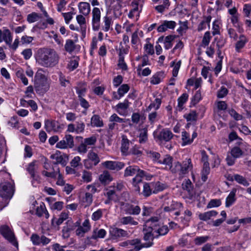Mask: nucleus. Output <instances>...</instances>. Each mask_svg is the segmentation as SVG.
<instances>
[{
  "mask_svg": "<svg viewBox=\"0 0 251 251\" xmlns=\"http://www.w3.org/2000/svg\"><path fill=\"white\" fill-rule=\"evenodd\" d=\"M188 98V95L186 93H183L178 99V107L181 109H183V104L186 102Z\"/></svg>",
  "mask_w": 251,
  "mask_h": 251,
  "instance_id": "obj_53",
  "label": "nucleus"
},
{
  "mask_svg": "<svg viewBox=\"0 0 251 251\" xmlns=\"http://www.w3.org/2000/svg\"><path fill=\"white\" fill-rule=\"evenodd\" d=\"M40 239L41 237L36 233L32 234L30 237V240L35 246H39L40 245Z\"/></svg>",
  "mask_w": 251,
  "mask_h": 251,
  "instance_id": "obj_64",
  "label": "nucleus"
},
{
  "mask_svg": "<svg viewBox=\"0 0 251 251\" xmlns=\"http://www.w3.org/2000/svg\"><path fill=\"white\" fill-rule=\"evenodd\" d=\"M141 186H143V191L141 192L140 195H143L145 197H148L153 193L151 183L143 182Z\"/></svg>",
  "mask_w": 251,
  "mask_h": 251,
  "instance_id": "obj_18",
  "label": "nucleus"
},
{
  "mask_svg": "<svg viewBox=\"0 0 251 251\" xmlns=\"http://www.w3.org/2000/svg\"><path fill=\"white\" fill-rule=\"evenodd\" d=\"M144 177H146V179L149 180L152 176L148 174L144 170L139 168V171H137L136 176L133 178L132 180V184L134 190L138 194L140 193V186L143 184L142 178Z\"/></svg>",
  "mask_w": 251,
  "mask_h": 251,
  "instance_id": "obj_3",
  "label": "nucleus"
},
{
  "mask_svg": "<svg viewBox=\"0 0 251 251\" xmlns=\"http://www.w3.org/2000/svg\"><path fill=\"white\" fill-rule=\"evenodd\" d=\"M0 233L4 238L12 243L14 246H17L15 237L13 232L11 230L7 225H2L0 227Z\"/></svg>",
  "mask_w": 251,
  "mask_h": 251,
  "instance_id": "obj_6",
  "label": "nucleus"
},
{
  "mask_svg": "<svg viewBox=\"0 0 251 251\" xmlns=\"http://www.w3.org/2000/svg\"><path fill=\"white\" fill-rule=\"evenodd\" d=\"M38 169V166L37 165V161L34 160L30 163L26 168V171L30 174V176L36 174V172Z\"/></svg>",
  "mask_w": 251,
  "mask_h": 251,
  "instance_id": "obj_33",
  "label": "nucleus"
},
{
  "mask_svg": "<svg viewBox=\"0 0 251 251\" xmlns=\"http://www.w3.org/2000/svg\"><path fill=\"white\" fill-rule=\"evenodd\" d=\"M56 162L53 163L54 167L57 168V165L60 164L63 167L66 165L68 161V157L67 155H59L55 158Z\"/></svg>",
  "mask_w": 251,
  "mask_h": 251,
  "instance_id": "obj_29",
  "label": "nucleus"
},
{
  "mask_svg": "<svg viewBox=\"0 0 251 251\" xmlns=\"http://www.w3.org/2000/svg\"><path fill=\"white\" fill-rule=\"evenodd\" d=\"M161 99L160 98H156L153 102L151 103L150 105L147 108L146 110L150 111L152 108H154L155 110L159 108L161 104Z\"/></svg>",
  "mask_w": 251,
  "mask_h": 251,
  "instance_id": "obj_43",
  "label": "nucleus"
},
{
  "mask_svg": "<svg viewBox=\"0 0 251 251\" xmlns=\"http://www.w3.org/2000/svg\"><path fill=\"white\" fill-rule=\"evenodd\" d=\"M236 190L231 191L226 199V206L227 207L230 206L236 201Z\"/></svg>",
  "mask_w": 251,
  "mask_h": 251,
  "instance_id": "obj_34",
  "label": "nucleus"
},
{
  "mask_svg": "<svg viewBox=\"0 0 251 251\" xmlns=\"http://www.w3.org/2000/svg\"><path fill=\"white\" fill-rule=\"evenodd\" d=\"M93 201V195L90 193H86L83 198V202L86 203L85 206H89Z\"/></svg>",
  "mask_w": 251,
  "mask_h": 251,
  "instance_id": "obj_63",
  "label": "nucleus"
},
{
  "mask_svg": "<svg viewBox=\"0 0 251 251\" xmlns=\"http://www.w3.org/2000/svg\"><path fill=\"white\" fill-rule=\"evenodd\" d=\"M148 127H146L139 130V142L140 144L146 143L148 140Z\"/></svg>",
  "mask_w": 251,
  "mask_h": 251,
  "instance_id": "obj_24",
  "label": "nucleus"
},
{
  "mask_svg": "<svg viewBox=\"0 0 251 251\" xmlns=\"http://www.w3.org/2000/svg\"><path fill=\"white\" fill-rule=\"evenodd\" d=\"M221 204V201L219 199H212L208 202L207 205V208H211L215 207H218Z\"/></svg>",
  "mask_w": 251,
  "mask_h": 251,
  "instance_id": "obj_61",
  "label": "nucleus"
},
{
  "mask_svg": "<svg viewBox=\"0 0 251 251\" xmlns=\"http://www.w3.org/2000/svg\"><path fill=\"white\" fill-rule=\"evenodd\" d=\"M230 154L236 158H237L243 154V151L239 147H234L231 150Z\"/></svg>",
  "mask_w": 251,
  "mask_h": 251,
  "instance_id": "obj_51",
  "label": "nucleus"
},
{
  "mask_svg": "<svg viewBox=\"0 0 251 251\" xmlns=\"http://www.w3.org/2000/svg\"><path fill=\"white\" fill-rule=\"evenodd\" d=\"M76 93L78 95V99L83 98L87 91L86 84L85 83H79L78 86L75 88Z\"/></svg>",
  "mask_w": 251,
  "mask_h": 251,
  "instance_id": "obj_25",
  "label": "nucleus"
},
{
  "mask_svg": "<svg viewBox=\"0 0 251 251\" xmlns=\"http://www.w3.org/2000/svg\"><path fill=\"white\" fill-rule=\"evenodd\" d=\"M160 226V218L157 216H152L145 221L143 230L153 231L155 232L157 228Z\"/></svg>",
  "mask_w": 251,
  "mask_h": 251,
  "instance_id": "obj_4",
  "label": "nucleus"
},
{
  "mask_svg": "<svg viewBox=\"0 0 251 251\" xmlns=\"http://www.w3.org/2000/svg\"><path fill=\"white\" fill-rule=\"evenodd\" d=\"M129 121V119H123L119 117L116 114L114 113L109 118V122L116 123H126Z\"/></svg>",
  "mask_w": 251,
  "mask_h": 251,
  "instance_id": "obj_45",
  "label": "nucleus"
},
{
  "mask_svg": "<svg viewBox=\"0 0 251 251\" xmlns=\"http://www.w3.org/2000/svg\"><path fill=\"white\" fill-rule=\"evenodd\" d=\"M248 40L246 37L243 35H240L239 37V40L235 44V48L237 52H239L242 49H243Z\"/></svg>",
  "mask_w": 251,
  "mask_h": 251,
  "instance_id": "obj_21",
  "label": "nucleus"
},
{
  "mask_svg": "<svg viewBox=\"0 0 251 251\" xmlns=\"http://www.w3.org/2000/svg\"><path fill=\"white\" fill-rule=\"evenodd\" d=\"M184 117L188 122H195L197 120L198 114L196 111H191L188 114L184 115Z\"/></svg>",
  "mask_w": 251,
  "mask_h": 251,
  "instance_id": "obj_47",
  "label": "nucleus"
},
{
  "mask_svg": "<svg viewBox=\"0 0 251 251\" xmlns=\"http://www.w3.org/2000/svg\"><path fill=\"white\" fill-rule=\"evenodd\" d=\"M12 40V36L8 29H5L3 31L0 29V43L4 41L7 45H10Z\"/></svg>",
  "mask_w": 251,
  "mask_h": 251,
  "instance_id": "obj_14",
  "label": "nucleus"
},
{
  "mask_svg": "<svg viewBox=\"0 0 251 251\" xmlns=\"http://www.w3.org/2000/svg\"><path fill=\"white\" fill-rule=\"evenodd\" d=\"M141 118V116L139 113H133L131 115V121L132 123H129L128 125L130 126H133V124H138L140 121Z\"/></svg>",
  "mask_w": 251,
  "mask_h": 251,
  "instance_id": "obj_58",
  "label": "nucleus"
},
{
  "mask_svg": "<svg viewBox=\"0 0 251 251\" xmlns=\"http://www.w3.org/2000/svg\"><path fill=\"white\" fill-rule=\"evenodd\" d=\"M201 99V93L200 90L197 91L195 95L191 99V104L195 105Z\"/></svg>",
  "mask_w": 251,
  "mask_h": 251,
  "instance_id": "obj_56",
  "label": "nucleus"
},
{
  "mask_svg": "<svg viewBox=\"0 0 251 251\" xmlns=\"http://www.w3.org/2000/svg\"><path fill=\"white\" fill-rule=\"evenodd\" d=\"M129 140L126 138L123 137L122 140V144L121 147V152L123 154L125 155H127L129 154Z\"/></svg>",
  "mask_w": 251,
  "mask_h": 251,
  "instance_id": "obj_23",
  "label": "nucleus"
},
{
  "mask_svg": "<svg viewBox=\"0 0 251 251\" xmlns=\"http://www.w3.org/2000/svg\"><path fill=\"white\" fill-rule=\"evenodd\" d=\"M17 76L20 78L22 82L25 85H27L28 84V79L25 76L23 70H19L16 72Z\"/></svg>",
  "mask_w": 251,
  "mask_h": 251,
  "instance_id": "obj_60",
  "label": "nucleus"
},
{
  "mask_svg": "<svg viewBox=\"0 0 251 251\" xmlns=\"http://www.w3.org/2000/svg\"><path fill=\"white\" fill-rule=\"evenodd\" d=\"M106 231L104 229H100L97 231V229H95L93 232V234L91 236V239H97L98 238H103L106 235Z\"/></svg>",
  "mask_w": 251,
  "mask_h": 251,
  "instance_id": "obj_41",
  "label": "nucleus"
},
{
  "mask_svg": "<svg viewBox=\"0 0 251 251\" xmlns=\"http://www.w3.org/2000/svg\"><path fill=\"white\" fill-rule=\"evenodd\" d=\"M74 147L73 137L70 134H66L63 139L58 142L56 147L58 149H72Z\"/></svg>",
  "mask_w": 251,
  "mask_h": 251,
  "instance_id": "obj_8",
  "label": "nucleus"
},
{
  "mask_svg": "<svg viewBox=\"0 0 251 251\" xmlns=\"http://www.w3.org/2000/svg\"><path fill=\"white\" fill-rule=\"evenodd\" d=\"M151 183L153 193H157L159 191H163L165 188V185L159 181L151 182Z\"/></svg>",
  "mask_w": 251,
  "mask_h": 251,
  "instance_id": "obj_38",
  "label": "nucleus"
},
{
  "mask_svg": "<svg viewBox=\"0 0 251 251\" xmlns=\"http://www.w3.org/2000/svg\"><path fill=\"white\" fill-rule=\"evenodd\" d=\"M45 126L46 130L48 132L52 130L57 131L59 128L58 122L54 120H46Z\"/></svg>",
  "mask_w": 251,
  "mask_h": 251,
  "instance_id": "obj_17",
  "label": "nucleus"
},
{
  "mask_svg": "<svg viewBox=\"0 0 251 251\" xmlns=\"http://www.w3.org/2000/svg\"><path fill=\"white\" fill-rule=\"evenodd\" d=\"M92 25L94 31H98L100 27L101 12L99 8L94 7L92 11Z\"/></svg>",
  "mask_w": 251,
  "mask_h": 251,
  "instance_id": "obj_7",
  "label": "nucleus"
},
{
  "mask_svg": "<svg viewBox=\"0 0 251 251\" xmlns=\"http://www.w3.org/2000/svg\"><path fill=\"white\" fill-rule=\"evenodd\" d=\"M35 89L37 93L41 94L45 93L48 90V87L45 81H36L34 83Z\"/></svg>",
  "mask_w": 251,
  "mask_h": 251,
  "instance_id": "obj_19",
  "label": "nucleus"
},
{
  "mask_svg": "<svg viewBox=\"0 0 251 251\" xmlns=\"http://www.w3.org/2000/svg\"><path fill=\"white\" fill-rule=\"evenodd\" d=\"M42 18L41 15L36 12H32L27 15V21L29 23H34Z\"/></svg>",
  "mask_w": 251,
  "mask_h": 251,
  "instance_id": "obj_48",
  "label": "nucleus"
},
{
  "mask_svg": "<svg viewBox=\"0 0 251 251\" xmlns=\"http://www.w3.org/2000/svg\"><path fill=\"white\" fill-rule=\"evenodd\" d=\"M109 233L112 238L114 239L125 237L127 234L126 231L116 227H110L109 229Z\"/></svg>",
  "mask_w": 251,
  "mask_h": 251,
  "instance_id": "obj_11",
  "label": "nucleus"
},
{
  "mask_svg": "<svg viewBox=\"0 0 251 251\" xmlns=\"http://www.w3.org/2000/svg\"><path fill=\"white\" fill-rule=\"evenodd\" d=\"M104 25L102 26V30L105 32H107L110 29L112 25V18L107 15L103 17Z\"/></svg>",
  "mask_w": 251,
  "mask_h": 251,
  "instance_id": "obj_31",
  "label": "nucleus"
},
{
  "mask_svg": "<svg viewBox=\"0 0 251 251\" xmlns=\"http://www.w3.org/2000/svg\"><path fill=\"white\" fill-rule=\"evenodd\" d=\"M176 26V23L173 21H164L157 28L159 32L166 31L168 29H173Z\"/></svg>",
  "mask_w": 251,
  "mask_h": 251,
  "instance_id": "obj_13",
  "label": "nucleus"
},
{
  "mask_svg": "<svg viewBox=\"0 0 251 251\" xmlns=\"http://www.w3.org/2000/svg\"><path fill=\"white\" fill-rule=\"evenodd\" d=\"M78 7L79 13H80L84 16L88 15L90 12V5L88 2H80L78 3Z\"/></svg>",
  "mask_w": 251,
  "mask_h": 251,
  "instance_id": "obj_16",
  "label": "nucleus"
},
{
  "mask_svg": "<svg viewBox=\"0 0 251 251\" xmlns=\"http://www.w3.org/2000/svg\"><path fill=\"white\" fill-rule=\"evenodd\" d=\"M120 205L121 208L126 214L138 215L141 212V208L138 205H134L128 202H121Z\"/></svg>",
  "mask_w": 251,
  "mask_h": 251,
  "instance_id": "obj_5",
  "label": "nucleus"
},
{
  "mask_svg": "<svg viewBox=\"0 0 251 251\" xmlns=\"http://www.w3.org/2000/svg\"><path fill=\"white\" fill-rule=\"evenodd\" d=\"M132 154L137 156V157H140L142 154V151L139 150V148L135 145L133 146L130 151H129L128 155Z\"/></svg>",
  "mask_w": 251,
  "mask_h": 251,
  "instance_id": "obj_57",
  "label": "nucleus"
},
{
  "mask_svg": "<svg viewBox=\"0 0 251 251\" xmlns=\"http://www.w3.org/2000/svg\"><path fill=\"white\" fill-rule=\"evenodd\" d=\"M120 223L124 225H130L131 226H136L138 225V222L134 220V218L129 216L126 217H123L120 220Z\"/></svg>",
  "mask_w": 251,
  "mask_h": 251,
  "instance_id": "obj_26",
  "label": "nucleus"
},
{
  "mask_svg": "<svg viewBox=\"0 0 251 251\" xmlns=\"http://www.w3.org/2000/svg\"><path fill=\"white\" fill-rule=\"evenodd\" d=\"M210 238L208 236H198L196 237L194 240L195 244L197 246H200L206 242Z\"/></svg>",
  "mask_w": 251,
  "mask_h": 251,
  "instance_id": "obj_49",
  "label": "nucleus"
},
{
  "mask_svg": "<svg viewBox=\"0 0 251 251\" xmlns=\"http://www.w3.org/2000/svg\"><path fill=\"white\" fill-rule=\"evenodd\" d=\"M193 164L190 158H187L181 163V177L188 173L189 171L192 170Z\"/></svg>",
  "mask_w": 251,
  "mask_h": 251,
  "instance_id": "obj_12",
  "label": "nucleus"
},
{
  "mask_svg": "<svg viewBox=\"0 0 251 251\" xmlns=\"http://www.w3.org/2000/svg\"><path fill=\"white\" fill-rule=\"evenodd\" d=\"M234 179L237 181L238 183L243 185L245 186H248L249 185L250 183L246 180V179L243 177V176L238 175L235 174L234 175Z\"/></svg>",
  "mask_w": 251,
  "mask_h": 251,
  "instance_id": "obj_46",
  "label": "nucleus"
},
{
  "mask_svg": "<svg viewBox=\"0 0 251 251\" xmlns=\"http://www.w3.org/2000/svg\"><path fill=\"white\" fill-rule=\"evenodd\" d=\"M165 77L164 72L163 71L158 72L155 73L151 78V83L152 84H158Z\"/></svg>",
  "mask_w": 251,
  "mask_h": 251,
  "instance_id": "obj_22",
  "label": "nucleus"
},
{
  "mask_svg": "<svg viewBox=\"0 0 251 251\" xmlns=\"http://www.w3.org/2000/svg\"><path fill=\"white\" fill-rule=\"evenodd\" d=\"M103 165L109 170L119 171L124 167L125 163L119 161H106L103 163Z\"/></svg>",
  "mask_w": 251,
  "mask_h": 251,
  "instance_id": "obj_9",
  "label": "nucleus"
},
{
  "mask_svg": "<svg viewBox=\"0 0 251 251\" xmlns=\"http://www.w3.org/2000/svg\"><path fill=\"white\" fill-rule=\"evenodd\" d=\"M211 38V36H210V32L206 31L202 38L201 46L203 47L207 46L209 44Z\"/></svg>",
  "mask_w": 251,
  "mask_h": 251,
  "instance_id": "obj_52",
  "label": "nucleus"
},
{
  "mask_svg": "<svg viewBox=\"0 0 251 251\" xmlns=\"http://www.w3.org/2000/svg\"><path fill=\"white\" fill-rule=\"evenodd\" d=\"M100 180L102 182L107 183L112 181V178L107 171H104L100 175Z\"/></svg>",
  "mask_w": 251,
  "mask_h": 251,
  "instance_id": "obj_42",
  "label": "nucleus"
},
{
  "mask_svg": "<svg viewBox=\"0 0 251 251\" xmlns=\"http://www.w3.org/2000/svg\"><path fill=\"white\" fill-rule=\"evenodd\" d=\"M129 90V86L128 84H124L122 85L118 90V93L122 97Z\"/></svg>",
  "mask_w": 251,
  "mask_h": 251,
  "instance_id": "obj_55",
  "label": "nucleus"
},
{
  "mask_svg": "<svg viewBox=\"0 0 251 251\" xmlns=\"http://www.w3.org/2000/svg\"><path fill=\"white\" fill-rule=\"evenodd\" d=\"M218 213L215 210H211L204 213H201L199 214L200 220L203 221H206L211 219L212 217H215Z\"/></svg>",
  "mask_w": 251,
  "mask_h": 251,
  "instance_id": "obj_20",
  "label": "nucleus"
},
{
  "mask_svg": "<svg viewBox=\"0 0 251 251\" xmlns=\"http://www.w3.org/2000/svg\"><path fill=\"white\" fill-rule=\"evenodd\" d=\"M139 171V167L135 165L129 166L126 168L124 172V176L127 177L136 175L137 171Z\"/></svg>",
  "mask_w": 251,
  "mask_h": 251,
  "instance_id": "obj_28",
  "label": "nucleus"
},
{
  "mask_svg": "<svg viewBox=\"0 0 251 251\" xmlns=\"http://www.w3.org/2000/svg\"><path fill=\"white\" fill-rule=\"evenodd\" d=\"M64 48L67 52L72 53L75 49V45L72 40L68 39L66 40Z\"/></svg>",
  "mask_w": 251,
  "mask_h": 251,
  "instance_id": "obj_39",
  "label": "nucleus"
},
{
  "mask_svg": "<svg viewBox=\"0 0 251 251\" xmlns=\"http://www.w3.org/2000/svg\"><path fill=\"white\" fill-rule=\"evenodd\" d=\"M173 137L172 132L168 129H163L157 136V138L160 141H165L168 142L170 141Z\"/></svg>",
  "mask_w": 251,
  "mask_h": 251,
  "instance_id": "obj_15",
  "label": "nucleus"
},
{
  "mask_svg": "<svg viewBox=\"0 0 251 251\" xmlns=\"http://www.w3.org/2000/svg\"><path fill=\"white\" fill-rule=\"evenodd\" d=\"M142 216H150L153 212V208L150 206H146L144 205L142 208Z\"/></svg>",
  "mask_w": 251,
  "mask_h": 251,
  "instance_id": "obj_62",
  "label": "nucleus"
},
{
  "mask_svg": "<svg viewBox=\"0 0 251 251\" xmlns=\"http://www.w3.org/2000/svg\"><path fill=\"white\" fill-rule=\"evenodd\" d=\"M176 35H170L165 38L164 44V48L166 50H169L173 46L172 42L176 38Z\"/></svg>",
  "mask_w": 251,
  "mask_h": 251,
  "instance_id": "obj_37",
  "label": "nucleus"
},
{
  "mask_svg": "<svg viewBox=\"0 0 251 251\" xmlns=\"http://www.w3.org/2000/svg\"><path fill=\"white\" fill-rule=\"evenodd\" d=\"M36 62L44 67H53L58 62L59 56L54 50L50 48H41L35 55Z\"/></svg>",
  "mask_w": 251,
  "mask_h": 251,
  "instance_id": "obj_1",
  "label": "nucleus"
},
{
  "mask_svg": "<svg viewBox=\"0 0 251 251\" xmlns=\"http://www.w3.org/2000/svg\"><path fill=\"white\" fill-rule=\"evenodd\" d=\"M68 218V214L66 212H62L59 216L58 219L55 218H53L51 221V224L53 225L54 223L55 222L57 226L60 225L65 220Z\"/></svg>",
  "mask_w": 251,
  "mask_h": 251,
  "instance_id": "obj_35",
  "label": "nucleus"
},
{
  "mask_svg": "<svg viewBox=\"0 0 251 251\" xmlns=\"http://www.w3.org/2000/svg\"><path fill=\"white\" fill-rule=\"evenodd\" d=\"M229 114L236 121L241 120L243 119L242 115L238 114L234 109L231 108L228 110Z\"/></svg>",
  "mask_w": 251,
  "mask_h": 251,
  "instance_id": "obj_59",
  "label": "nucleus"
},
{
  "mask_svg": "<svg viewBox=\"0 0 251 251\" xmlns=\"http://www.w3.org/2000/svg\"><path fill=\"white\" fill-rule=\"evenodd\" d=\"M129 102L127 99L125 100L123 102L119 103L116 106L117 112L120 115H123L122 111L126 110L129 107Z\"/></svg>",
  "mask_w": 251,
  "mask_h": 251,
  "instance_id": "obj_30",
  "label": "nucleus"
},
{
  "mask_svg": "<svg viewBox=\"0 0 251 251\" xmlns=\"http://www.w3.org/2000/svg\"><path fill=\"white\" fill-rule=\"evenodd\" d=\"M42 72L43 70L42 69H40L37 71L34 77L35 82H36V81L40 82L46 81V76L43 74Z\"/></svg>",
  "mask_w": 251,
  "mask_h": 251,
  "instance_id": "obj_50",
  "label": "nucleus"
},
{
  "mask_svg": "<svg viewBox=\"0 0 251 251\" xmlns=\"http://www.w3.org/2000/svg\"><path fill=\"white\" fill-rule=\"evenodd\" d=\"M190 138V135L188 133L184 131L182 132V140L183 141V145H185L187 144H190L192 142L193 140H191Z\"/></svg>",
  "mask_w": 251,
  "mask_h": 251,
  "instance_id": "obj_54",
  "label": "nucleus"
},
{
  "mask_svg": "<svg viewBox=\"0 0 251 251\" xmlns=\"http://www.w3.org/2000/svg\"><path fill=\"white\" fill-rule=\"evenodd\" d=\"M209 164H205L203 165V168L201 171V179L203 181H206L207 179V176L210 173Z\"/></svg>",
  "mask_w": 251,
  "mask_h": 251,
  "instance_id": "obj_44",
  "label": "nucleus"
},
{
  "mask_svg": "<svg viewBox=\"0 0 251 251\" xmlns=\"http://www.w3.org/2000/svg\"><path fill=\"white\" fill-rule=\"evenodd\" d=\"M14 191V182L4 181L0 183V197L3 199H11Z\"/></svg>",
  "mask_w": 251,
  "mask_h": 251,
  "instance_id": "obj_2",
  "label": "nucleus"
},
{
  "mask_svg": "<svg viewBox=\"0 0 251 251\" xmlns=\"http://www.w3.org/2000/svg\"><path fill=\"white\" fill-rule=\"evenodd\" d=\"M182 187L184 190L187 191L189 194H192L193 186L190 179L184 180L182 184Z\"/></svg>",
  "mask_w": 251,
  "mask_h": 251,
  "instance_id": "obj_36",
  "label": "nucleus"
},
{
  "mask_svg": "<svg viewBox=\"0 0 251 251\" xmlns=\"http://www.w3.org/2000/svg\"><path fill=\"white\" fill-rule=\"evenodd\" d=\"M91 124L92 126L102 127L103 121L99 115H94L91 119Z\"/></svg>",
  "mask_w": 251,
  "mask_h": 251,
  "instance_id": "obj_27",
  "label": "nucleus"
},
{
  "mask_svg": "<svg viewBox=\"0 0 251 251\" xmlns=\"http://www.w3.org/2000/svg\"><path fill=\"white\" fill-rule=\"evenodd\" d=\"M87 157L88 159L93 162L94 166H96L100 161L98 154L93 151H90L88 152Z\"/></svg>",
  "mask_w": 251,
  "mask_h": 251,
  "instance_id": "obj_40",
  "label": "nucleus"
},
{
  "mask_svg": "<svg viewBox=\"0 0 251 251\" xmlns=\"http://www.w3.org/2000/svg\"><path fill=\"white\" fill-rule=\"evenodd\" d=\"M170 170L173 174H178L181 177V163L179 162H175L172 164L170 167Z\"/></svg>",
  "mask_w": 251,
  "mask_h": 251,
  "instance_id": "obj_32",
  "label": "nucleus"
},
{
  "mask_svg": "<svg viewBox=\"0 0 251 251\" xmlns=\"http://www.w3.org/2000/svg\"><path fill=\"white\" fill-rule=\"evenodd\" d=\"M143 231L144 234V240L146 241V242L141 245V247L149 248L152 246L153 244V240L154 238L152 231L143 230Z\"/></svg>",
  "mask_w": 251,
  "mask_h": 251,
  "instance_id": "obj_10",
  "label": "nucleus"
}]
</instances>
